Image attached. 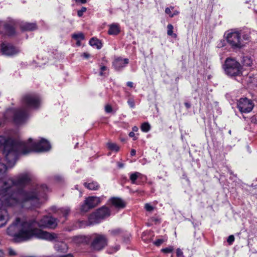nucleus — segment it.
<instances>
[{
	"label": "nucleus",
	"instance_id": "nucleus-53",
	"mask_svg": "<svg viewBox=\"0 0 257 257\" xmlns=\"http://www.w3.org/2000/svg\"><path fill=\"white\" fill-rule=\"evenodd\" d=\"M0 257H4V252L0 249Z\"/></svg>",
	"mask_w": 257,
	"mask_h": 257
},
{
	"label": "nucleus",
	"instance_id": "nucleus-11",
	"mask_svg": "<svg viewBox=\"0 0 257 257\" xmlns=\"http://www.w3.org/2000/svg\"><path fill=\"white\" fill-rule=\"evenodd\" d=\"M237 106L241 112L248 113L252 110L254 104L250 99L246 97L241 98L237 101Z\"/></svg>",
	"mask_w": 257,
	"mask_h": 257
},
{
	"label": "nucleus",
	"instance_id": "nucleus-2",
	"mask_svg": "<svg viewBox=\"0 0 257 257\" xmlns=\"http://www.w3.org/2000/svg\"><path fill=\"white\" fill-rule=\"evenodd\" d=\"M35 219L23 220L17 218L8 228V234L14 237L17 241H27L33 237L47 240H55L58 235L43 231L36 227Z\"/></svg>",
	"mask_w": 257,
	"mask_h": 257
},
{
	"label": "nucleus",
	"instance_id": "nucleus-12",
	"mask_svg": "<svg viewBox=\"0 0 257 257\" xmlns=\"http://www.w3.org/2000/svg\"><path fill=\"white\" fill-rule=\"evenodd\" d=\"M101 202L100 197L91 196L87 198L84 203L81 206V210L83 212H87L89 209L98 205Z\"/></svg>",
	"mask_w": 257,
	"mask_h": 257
},
{
	"label": "nucleus",
	"instance_id": "nucleus-17",
	"mask_svg": "<svg viewBox=\"0 0 257 257\" xmlns=\"http://www.w3.org/2000/svg\"><path fill=\"white\" fill-rule=\"evenodd\" d=\"M55 249L59 252H66L68 250V246L66 243L63 241H58L55 244Z\"/></svg>",
	"mask_w": 257,
	"mask_h": 257
},
{
	"label": "nucleus",
	"instance_id": "nucleus-14",
	"mask_svg": "<svg viewBox=\"0 0 257 257\" xmlns=\"http://www.w3.org/2000/svg\"><path fill=\"white\" fill-rule=\"evenodd\" d=\"M50 210L52 212L56 213L58 214V215L65 218H66V217L69 214L70 212V209L68 207L57 208L55 206H52L50 208Z\"/></svg>",
	"mask_w": 257,
	"mask_h": 257
},
{
	"label": "nucleus",
	"instance_id": "nucleus-19",
	"mask_svg": "<svg viewBox=\"0 0 257 257\" xmlns=\"http://www.w3.org/2000/svg\"><path fill=\"white\" fill-rule=\"evenodd\" d=\"M87 241V237L83 235L75 236L72 238V241L76 244H80L82 243L86 242Z\"/></svg>",
	"mask_w": 257,
	"mask_h": 257
},
{
	"label": "nucleus",
	"instance_id": "nucleus-39",
	"mask_svg": "<svg viewBox=\"0 0 257 257\" xmlns=\"http://www.w3.org/2000/svg\"><path fill=\"white\" fill-rule=\"evenodd\" d=\"M127 103L131 107L134 108L135 107V102L133 99H129L127 101Z\"/></svg>",
	"mask_w": 257,
	"mask_h": 257
},
{
	"label": "nucleus",
	"instance_id": "nucleus-35",
	"mask_svg": "<svg viewBox=\"0 0 257 257\" xmlns=\"http://www.w3.org/2000/svg\"><path fill=\"white\" fill-rule=\"evenodd\" d=\"M86 11V8L85 7H82L81 10H79L77 12L78 16L80 17L83 13Z\"/></svg>",
	"mask_w": 257,
	"mask_h": 257
},
{
	"label": "nucleus",
	"instance_id": "nucleus-43",
	"mask_svg": "<svg viewBox=\"0 0 257 257\" xmlns=\"http://www.w3.org/2000/svg\"><path fill=\"white\" fill-rule=\"evenodd\" d=\"M135 133L133 132H131L129 134V136L131 138H134V140H137V138L135 137Z\"/></svg>",
	"mask_w": 257,
	"mask_h": 257
},
{
	"label": "nucleus",
	"instance_id": "nucleus-40",
	"mask_svg": "<svg viewBox=\"0 0 257 257\" xmlns=\"http://www.w3.org/2000/svg\"><path fill=\"white\" fill-rule=\"evenodd\" d=\"M176 254L178 257H184L182 251L179 248L177 249Z\"/></svg>",
	"mask_w": 257,
	"mask_h": 257
},
{
	"label": "nucleus",
	"instance_id": "nucleus-45",
	"mask_svg": "<svg viewBox=\"0 0 257 257\" xmlns=\"http://www.w3.org/2000/svg\"><path fill=\"white\" fill-rule=\"evenodd\" d=\"M126 85L127 86L130 87H134V83L132 82L128 81L127 82Z\"/></svg>",
	"mask_w": 257,
	"mask_h": 257
},
{
	"label": "nucleus",
	"instance_id": "nucleus-15",
	"mask_svg": "<svg viewBox=\"0 0 257 257\" xmlns=\"http://www.w3.org/2000/svg\"><path fill=\"white\" fill-rule=\"evenodd\" d=\"M109 203L113 207L118 209H122L125 206V203L121 199L117 197H113L109 199Z\"/></svg>",
	"mask_w": 257,
	"mask_h": 257
},
{
	"label": "nucleus",
	"instance_id": "nucleus-4",
	"mask_svg": "<svg viewBox=\"0 0 257 257\" xmlns=\"http://www.w3.org/2000/svg\"><path fill=\"white\" fill-rule=\"evenodd\" d=\"M4 145L3 154L9 167L14 166L19 156V141L0 136V147Z\"/></svg>",
	"mask_w": 257,
	"mask_h": 257
},
{
	"label": "nucleus",
	"instance_id": "nucleus-36",
	"mask_svg": "<svg viewBox=\"0 0 257 257\" xmlns=\"http://www.w3.org/2000/svg\"><path fill=\"white\" fill-rule=\"evenodd\" d=\"M8 254L10 256H14L17 255L16 251L11 248H8Z\"/></svg>",
	"mask_w": 257,
	"mask_h": 257
},
{
	"label": "nucleus",
	"instance_id": "nucleus-48",
	"mask_svg": "<svg viewBox=\"0 0 257 257\" xmlns=\"http://www.w3.org/2000/svg\"><path fill=\"white\" fill-rule=\"evenodd\" d=\"M75 1L77 3H80L81 4H85L86 3V0H75Z\"/></svg>",
	"mask_w": 257,
	"mask_h": 257
},
{
	"label": "nucleus",
	"instance_id": "nucleus-6",
	"mask_svg": "<svg viewBox=\"0 0 257 257\" xmlns=\"http://www.w3.org/2000/svg\"><path fill=\"white\" fill-rule=\"evenodd\" d=\"M225 38L228 44L234 50L239 49L244 46L240 33L235 30H230L226 32Z\"/></svg>",
	"mask_w": 257,
	"mask_h": 257
},
{
	"label": "nucleus",
	"instance_id": "nucleus-22",
	"mask_svg": "<svg viewBox=\"0 0 257 257\" xmlns=\"http://www.w3.org/2000/svg\"><path fill=\"white\" fill-rule=\"evenodd\" d=\"M139 175V172H135L133 173L130 174V179L131 181V183L134 184H139L138 183V175Z\"/></svg>",
	"mask_w": 257,
	"mask_h": 257
},
{
	"label": "nucleus",
	"instance_id": "nucleus-27",
	"mask_svg": "<svg viewBox=\"0 0 257 257\" xmlns=\"http://www.w3.org/2000/svg\"><path fill=\"white\" fill-rule=\"evenodd\" d=\"M7 170V166L4 164L0 163V179L3 178Z\"/></svg>",
	"mask_w": 257,
	"mask_h": 257
},
{
	"label": "nucleus",
	"instance_id": "nucleus-25",
	"mask_svg": "<svg viewBox=\"0 0 257 257\" xmlns=\"http://www.w3.org/2000/svg\"><path fill=\"white\" fill-rule=\"evenodd\" d=\"M107 145L110 150L118 152L119 150V147L115 143H108Z\"/></svg>",
	"mask_w": 257,
	"mask_h": 257
},
{
	"label": "nucleus",
	"instance_id": "nucleus-26",
	"mask_svg": "<svg viewBox=\"0 0 257 257\" xmlns=\"http://www.w3.org/2000/svg\"><path fill=\"white\" fill-rule=\"evenodd\" d=\"M173 26L171 24H169L167 26V34L169 36H172L174 38H176L177 35L176 34H174L173 32Z\"/></svg>",
	"mask_w": 257,
	"mask_h": 257
},
{
	"label": "nucleus",
	"instance_id": "nucleus-55",
	"mask_svg": "<svg viewBox=\"0 0 257 257\" xmlns=\"http://www.w3.org/2000/svg\"><path fill=\"white\" fill-rule=\"evenodd\" d=\"M119 249V246H116V247H115V251H117V250H118Z\"/></svg>",
	"mask_w": 257,
	"mask_h": 257
},
{
	"label": "nucleus",
	"instance_id": "nucleus-23",
	"mask_svg": "<svg viewBox=\"0 0 257 257\" xmlns=\"http://www.w3.org/2000/svg\"><path fill=\"white\" fill-rule=\"evenodd\" d=\"M23 29L25 30L32 31L36 29V25L34 23H25L22 26Z\"/></svg>",
	"mask_w": 257,
	"mask_h": 257
},
{
	"label": "nucleus",
	"instance_id": "nucleus-5",
	"mask_svg": "<svg viewBox=\"0 0 257 257\" xmlns=\"http://www.w3.org/2000/svg\"><path fill=\"white\" fill-rule=\"evenodd\" d=\"M50 149L49 142L44 139H41L37 142H34L31 139H29L27 142L19 141V155L20 154L26 155L32 151L46 152Z\"/></svg>",
	"mask_w": 257,
	"mask_h": 257
},
{
	"label": "nucleus",
	"instance_id": "nucleus-54",
	"mask_svg": "<svg viewBox=\"0 0 257 257\" xmlns=\"http://www.w3.org/2000/svg\"><path fill=\"white\" fill-rule=\"evenodd\" d=\"M60 257H73V256L72 254H67L66 255H62Z\"/></svg>",
	"mask_w": 257,
	"mask_h": 257
},
{
	"label": "nucleus",
	"instance_id": "nucleus-50",
	"mask_svg": "<svg viewBox=\"0 0 257 257\" xmlns=\"http://www.w3.org/2000/svg\"><path fill=\"white\" fill-rule=\"evenodd\" d=\"M82 56L85 57V58H88L89 57L90 55L89 54L87 53H84L82 55Z\"/></svg>",
	"mask_w": 257,
	"mask_h": 257
},
{
	"label": "nucleus",
	"instance_id": "nucleus-29",
	"mask_svg": "<svg viewBox=\"0 0 257 257\" xmlns=\"http://www.w3.org/2000/svg\"><path fill=\"white\" fill-rule=\"evenodd\" d=\"M147 180V176L139 172V175H138V183H139V184H140L141 183L146 182Z\"/></svg>",
	"mask_w": 257,
	"mask_h": 257
},
{
	"label": "nucleus",
	"instance_id": "nucleus-21",
	"mask_svg": "<svg viewBox=\"0 0 257 257\" xmlns=\"http://www.w3.org/2000/svg\"><path fill=\"white\" fill-rule=\"evenodd\" d=\"M89 44L91 46L96 47L97 49H99L102 47L101 43L97 39L94 38L90 39Z\"/></svg>",
	"mask_w": 257,
	"mask_h": 257
},
{
	"label": "nucleus",
	"instance_id": "nucleus-52",
	"mask_svg": "<svg viewBox=\"0 0 257 257\" xmlns=\"http://www.w3.org/2000/svg\"><path fill=\"white\" fill-rule=\"evenodd\" d=\"M185 106L187 108H189L190 107V103H188V102H186L185 103Z\"/></svg>",
	"mask_w": 257,
	"mask_h": 257
},
{
	"label": "nucleus",
	"instance_id": "nucleus-24",
	"mask_svg": "<svg viewBox=\"0 0 257 257\" xmlns=\"http://www.w3.org/2000/svg\"><path fill=\"white\" fill-rule=\"evenodd\" d=\"M243 65L246 66H250L252 63L251 58L248 56H245L243 58Z\"/></svg>",
	"mask_w": 257,
	"mask_h": 257
},
{
	"label": "nucleus",
	"instance_id": "nucleus-18",
	"mask_svg": "<svg viewBox=\"0 0 257 257\" xmlns=\"http://www.w3.org/2000/svg\"><path fill=\"white\" fill-rule=\"evenodd\" d=\"M120 32L119 25L117 24H113L109 26L108 33L111 35H117Z\"/></svg>",
	"mask_w": 257,
	"mask_h": 257
},
{
	"label": "nucleus",
	"instance_id": "nucleus-16",
	"mask_svg": "<svg viewBox=\"0 0 257 257\" xmlns=\"http://www.w3.org/2000/svg\"><path fill=\"white\" fill-rule=\"evenodd\" d=\"M128 63V59H122L121 58H118L116 59L113 63V65L114 66L115 69L119 70L125 66V65Z\"/></svg>",
	"mask_w": 257,
	"mask_h": 257
},
{
	"label": "nucleus",
	"instance_id": "nucleus-28",
	"mask_svg": "<svg viewBox=\"0 0 257 257\" xmlns=\"http://www.w3.org/2000/svg\"><path fill=\"white\" fill-rule=\"evenodd\" d=\"M151 128L150 125L148 122L143 123L141 127V130L144 132H148L150 131Z\"/></svg>",
	"mask_w": 257,
	"mask_h": 257
},
{
	"label": "nucleus",
	"instance_id": "nucleus-51",
	"mask_svg": "<svg viewBox=\"0 0 257 257\" xmlns=\"http://www.w3.org/2000/svg\"><path fill=\"white\" fill-rule=\"evenodd\" d=\"M132 130H133V132H137L138 131V127L136 126H134L133 128H132Z\"/></svg>",
	"mask_w": 257,
	"mask_h": 257
},
{
	"label": "nucleus",
	"instance_id": "nucleus-42",
	"mask_svg": "<svg viewBox=\"0 0 257 257\" xmlns=\"http://www.w3.org/2000/svg\"><path fill=\"white\" fill-rule=\"evenodd\" d=\"M105 111L107 113H110L112 111V109L110 105H106L105 107Z\"/></svg>",
	"mask_w": 257,
	"mask_h": 257
},
{
	"label": "nucleus",
	"instance_id": "nucleus-9",
	"mask_svg": "<svg viewBox=\"0 0 257 257\" xmlns=\"http://www.w3.org/2000/svg\"><path fill=\"white\" fill-rule=\"evenodd\" d=\"M107 244V239L103 234H94L92 236L91 247L96 250H100Z\"/></svg>",
	"mask_w": 257,
	"mask_h": 257
},
{
	"label": "nucleus",
	"instance_id": "nucleus-37",
	"mask_svg": "<svg viewBox=\"0 0 257 257\" xmlns=\"http://www.w3.org/2000/svg\"><path fill=\"white\" fill-rule=\"evenodd\" d=\"M234 237L233 235H229L227 239V241L229 244H232V242L234 241Z\"/></svg>",
	"mask_w": 257,
	"mask_h": 257
},
{
	"label": "nucleus",
	"instance_id": "nucleus-13",
	"mask_svg": "<svg viewBox=\"0 0 257 257\" xmlns=\"http://www.w3.org/2000/svg\"><path fill=\"white\" fill-rule=\"evenodd\" d=\"M0 49L3 54L8 56L16 54L19 52L18 48L10 44H2L1 45Z\"/></svg>",
	"mask_w": 257,
	"mask_h": 257
},
{
	"label": "nucleus",
	"instance_id": "nucleus-3",
	"mask_svg": "<svg viewBox=\"0 0 257 257\" xmlns=\"http://www.w3.org/2000/svg\"><path fill=\"white\" fill-rule=\"evenodd\" d=\"M23 107L10 108L7 110L5 117L13 120L17 124L24 123L29 117V108H37L41 104V100L38 95L35 94L25 95L22 99Z\"/></svg>",
	"mask_w": 257,
	"mask_h": 257
},
{
	"label": "nucleus",
	"instance_id": "nucleus-10",
	"mask_svg": "<svg viewBox=\"0 0 257 257\" xmlns=\"http://www.w3.org/2000/svg\"><path fill=\"white\" fill-rule=\"evenodd\" d=\"M37 224L41 228L54 229L57 225V220L51 216L46 215L37 222Z\"/></svg>",
	"mask_w": 257,
	"mask_h": 257
},
{
	"label": "nucleus",
	"instance_id": "nucleus-56",
	"mask_svg": "<svg viewBox=\"0 0 257 257\" xmlns=\"http://www.w3.org/2000/svg\"><path fill=\"white\" fill-rule=\"evenodd\" d=\"M75 188H76V189H78L77 186H76Z\"/></svg>",
	"mask_w": 257,
	"mask_h": 257
},
{
	"label": "nucleus",
	"instance_id": "nucleus-30",
	"mask_svg": "<svg viewBox=\"0 0 257 257\" xmlns=\"http://www.w3.org/2000/svg\"><path fill=\"white\" fill-rule=\"evenodd\" d=\"M108 74V70L106 67L103 66L100 68L99 75L100 76H106Z\"/></svg>",
	"mask_w": 257,
	"mask_h": 257
},
{
	"label": "nucleus",
	"instance_id": "nucleus-33",
	"mask_svg": "<svg viewBox=\"0 0 257 257\" xmlns=\"http://www.w3.org/2000/svg\"><path fill=\"white\" fill-rule=\"evenodd\" d=\"M173 247L172 246H169V247L162 249V251H163L164 253H170V252H171L173 251Z\"/></svg>",
	"mask_w": 257,
	"mask_h": 257
},
{
	"label": "nucleus",
	"instance_id": "nucleus-1",
	"mask_svg": "<svg viewBox=\"0 0 257 257\" xmlns=\"http://www.w3.org/2000/svg\"><path fill=\"white\" fill-rule=\"evenodd\" d=\"M30 174L25 173L15 178L0 181V227L5 225L9 219L6 207L33 209L40 208L43 203L45 194L48 190L45 185L16 191V188L24 186L30 182Z\"/></svg>",
	"mask_w": 257,
	"mask_h": 257
},
{
	"label": "nucleus",
	"instance_id": "nucleus-7",
	"mask_svg": "<svg viewBox=\"0 0 257 257\" xmlns=\"http://www.w3.org/2000/svg\"><path fill=\"white\" fill-rule=\"evenodd\" d=\"M110 214L109 209L103 206L92 213L89 217L88 225H92L99 223L101 220Z\"/></svg>",
	"mask_w": 257,
	"mask_h": 257
},
{
	"label": "nucleus",
	"instance_id": "nucleus-31",
	"mask_svg": "<svg viewBox=\"0 0 257 257\" xmlns=\"http://www.w3.org/2000/svg\"><path fill=\"white\" fill-rule=\"evenodd\" d=\"M73 38L78 41L83 40L84 39V35L82 33H79L78 34H74L72 36Z\"/></svg>",
	"mask_w": 257,
	"mask_h": 257
},
{
	"label": "nucleus",
	"instance_id": "nucleus-34",
	"mask_svg": "<svg viewBox=\"0 0 257 257\" xmlns=\"http://www.w3.org/2000/svg\"><path fill=\"white\" fill-rule=\"evenodd\" d=\"M174 9L173 7H170L169 8H166L165 9V13L167 15L169 16L170 17H171V15H172V13L171 12V10H173Z\"/></svg>",
	"mask_w": 257,
	"mask_h": 257
},
{
	"label": "nucleus",
	"instance_id": "nucleus-47",
	"mask_svg": "<svg viewBox=\"0 0 257 257\" xmlns=\"http://www.w3.org/2000/svg\"><path fill=\"white\" fill-rule=\"evenodd\" d=\"M136 150H134V149H132V150H131V155L132 156H135V155H136Z\"/></svg>",
	"mask_w": 257,
	"mask_h": 257
},
{
	"label": "nucleus",
	"instance_id": "nucleus-49",
	"mask_svg": "<svg viewBox=\"0 0 257 257\" xmlns=\"http://www.w3.org/2000/svg\"><path fill=\"white\" fill-rule=\"evenodd\" d=\"M117 166L119 168H122L123 167L124 164L118 162L117 163Z\"/></svg>",
	"mask_w": 257,
	"mask_h": 257
},
{
	"label": "nucleus",
	"instance_id": "nucleus-32",
	"mask_svg": "<svg viewBox=\"0 0 257 257\" xmlns=\"http://www.w3.org/2000/svg\"><path fill=\"white\" fill-rule=\"evenodd\" d=\"M110 233L114 236H117L121 233V230L119 229H114L109 231Z\"/></svg>",
	"mask_w": 257,
	"mask_h": 257
},
{
	"label": "nucleus",
	"instance_id": "nucleus-41",
	"mask_svg": "<svg viewBox=\"0 0 257 257\" xmlns=\"http://www.w3.org/2000/svg\"><path fill=\"white\" fill-rule=\"evenodd\" d=\"M164 242V240L162 239H158L154 242V244L157 246L160 245Z\"/></svg>",
	"mask_w": 257,
	"mask_h": 257
},
{
	"label": "nucleus",
	"instance_id": "nucleus-38",
	"mask_svg": "<svg viewBox=\"0 0 257 257\" xmlns=\"http://www.w3.org/2000/svg\"><path fill=\"white\" fill-rule=\"evenodd\" d=\"M145 208L148 211H151L153 210V207L151 206L150 204L147 203L145 205Z\"/></svg>",
	"mask_w": 257,
	"mask_h": 257
},
{
	"label": "nucleus",
	"instance_id": "nucleus-46",
	"mask_svg": "<svg viewBox=\"0 0 257 257\" xmlns=\"http://www.w3.org/2000/svg\"><path fill=\"white\" fill-rule=\"evenodd\" d=\"M80 225H79V227H84V226H85V225H86V223H85V221H82L80 222Z\"/></svg>",
	"mask_w": 257,
	"mask_h": 257
},
{
	"label": "nucleus",
	"instance_id": "nucleus-20",
	"mask_svg": "<svg viewBox=\"0 0 257 257\" xmlns=\"http://www.w3.org/2000/svg\"><path fill=\"white\" fill-rule=\"evenodd\" d=\"M84 186L88 189L92 190H97L99 188L98 183L94 181H92L89 183H85Z\"/></svg>",
	"mask_w": 257,
	"mask_h": 257
},
{
	"label": "nucleus",
	"instance_id": "nucleus-44",
	"mask_svg": "<svg viewBox=\"0 0 257 257\" xmlns=\"http://www.w3.org/2000/svg\"><path fill=\"white\" fill-rule=\"evenodd\" d=\"M179 14V11H178L177 10H175V11H173V13L172 15H171V18L173 17L174 16L178 15Z\"/></svg>",
	"mask_w": 257,
	"mask_h": 257
},
{
	"label": "nucleus",
	"instance_id": "nucleus-8",
	"mask_svg": "<svg viewBox=\"0 0 257 257\" xmlns=\"http://www.w3.org/2000/svg\"><path fill=\"white\" fill-rule=\"evenodd\" d=\"M241 65L236 60L233 59H226L225 65L224 70L225 73L231 76H238L241 73Z\"/></svg>",
	"mask_w": 257,
	"mask_h": 257
}]
</instances>
